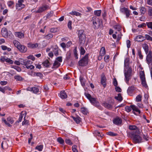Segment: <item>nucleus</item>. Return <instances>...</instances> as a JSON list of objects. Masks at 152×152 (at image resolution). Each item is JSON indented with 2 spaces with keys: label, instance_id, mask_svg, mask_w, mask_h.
Wrapping results in <instances>:
<instances>
[{
  "label": "nucleus",
  "instance_id": "obj_1",
  "mask_svg": "<svg viewBox=\"0 0 152 152\" xmlns=\"http://www.w3.org/2000/svg\"><path fill=\"white\" fill-rule=\"evenodd\" d=\"M86 97L89 99L91 103L94 106L97 107L99 108L101 107L99 106V102L97 101V99L92 97L90 94H85Z\"/></svg>",
  "mask_w": 152,
  "mask_h": 152
},
{
  "label": "nucleus",
  "instance_id": "obj_2",
  "mask_svg": "<svg viewBox=\"0 0 152 152\" xmlns=\"http://www.w3.org/2000/svg\"><path fill=\"white\" fill-rule=\"evenodd\" d=\"M78 36L79 42L80 43L83 44L85 41L86 37L83 30H81L79 31Z\"/></svg>",
  "mask_w": 152,
  "mask_h": 152
},
{
  "label": "nucleus",
  "instance_id": "obj_3",
  "mask_svg": "<svg viewBox=\"0 0 152 152\" xmlns=\"http://www.w3.org/2000/svg\"><path fill=\"white\" fill-rule=\"evenodd\" d=\"M88 55L86 54L81 60L79 61L80 66H84L86 65L88 63Z\"/></svg>",
  "mask_w": 152,
  "mask_h": 152
},
{
  "label": "nucleus",
  "instance_id": "obj_4",
  "mask_svg": "<svg viewBox=\"0 0 152 152\" xmlns=\"http://www.w3.org/2000/svg\"><path fill=\"white\" fill-rule=\"evenodd\" d=\"M141 135V132L140 134H134L133 137V142L135 143H140L142 142V138L140 135Z\"/></svg>",
  "mask_w": 152,
  "mask_h": 152
},
{
  "label": "nucleus",
  "instance_id": "obj_5",
  "mask_svg": "<svg viewBox=\"0 0 152 152\" xmlns=\"http://www.w3.org/2000/svg\"><path fill=\"white\" fill-rule=\"evenodd\" d=\"M93 23L94 28L95 29H96L99 28L102 25V22L101 20H93Z\"/></svg>",
  "mask_w": 152,
  "mask_h": 152
},
{
  "label": "nucleus",
  "instance_id": "obj_6",
  "mask_svg": "<svg viewBox=\"0 0 152 152\" xmlns=\"http://www.w3.org/2000/svg\"><path fill=\"white\" fill-rule=\"evenodd\" d=\"M131 70L129 69L127 71H126L124 72V75L125 78V80L126 83H128L130 79V77L131 76Z\"/></svg>",
  "mask_w": 152,
  "mask_h": 152
},
{
  "label": "nucleus",
  "instance_id": "obj_7",
  "mask_svg": "<svg viewBox=\"0 0 152 152\" xmlns=\"http://www.w3.org/2000/svg\"><path fill=\"white\" fill-rule=\"evenodd\" d=\"M24 2V0H19L18 3L16 4V8L18 10H20L23 8L25 5L23 4Z\"/></svg>",
  "mask_w": 152,
  "mask_h": 152
},
{
  "label": "nucleus",
  "instance_id": "obj_8",
  "mask_svg": "<svg viewBox=\"0 0 152 152\" xmlns=\"http://www.w3.org/2000/svg\"><path fill=\"white\" fill-rule=\"evenodd\" d=\"M146 61L147 63L148 64H152V52L151 51H149L147 55Z\"/></svg>",
  "mask_w": 152,
  "mask_h": 152
},
{
  "label": "nucleus",
  "instance_id": "obj_9",
  "mask_svg": "<svg viewBox=\"0 0 152 152\" xmlns=\"http://www.w3.org/2000/svg\"><path fill=\"white\" fill-rule=\"evenodd\" d=\"M120 11L121 12L124 13L126 14L127 18H128L130 15V11L127 8H120Z\"/></svg>",
  "mask_w": 152,
  "mask_h": 152
},
{
  "label": "nucleus",
  "instance_id": "obj_10",
  "mask_svg": "<svg viewBox=\"0 0 152 152\" xmlns=\"http://www.w3.org/2000/svg\"><path fill=\"white\" fill-rule=\"evenodd\" d=\"M49 7L48 5L45 4L39 7L38 10L36 11L37 13H41L44 12L47 10L49 9Z\"/></svg>",
  "mask_w": 152,
  "mask_h": 152
},
{
  "label": "nucleus",
  "instance_id": "obj_11",
  "mask_svg": "<svg viewBox=\"0 0 152 152\" xmlns=\"http://www.w3.org/2000/svg\"><path fill=\"white\" fill-rule=\"evenodd\" d=\"M113 122L114 124L116 125H121L122 123V120L121 118L117 117L113 119Z\"/></svg>",
  "mask_w": 152,
  "mask_h": 152
},
{
  "label": "nucleus",
  "instance_id": "obj_12",
  "mask_svg": "<svg viewBox=\"0 0 152 152\" xmlns=\"http://www.w3.org/2000/svg\"><path fill=\"white\" fill-rule=\"evenodd\" d=\"M15 36L20 39L23 38L24 37V34L21 31L15 32L14 33Z\"/></svg>",
  "mask_w": 152,
  "mask_h": 152
},
{
  "label": "nucleus",
  "instance_id": "obj_13",
  "mask_svg": "<svg viewBox=\"0 0 152 152\" xmlns=\"http://www.w3.org/2000/svg\"><path fill=\"white\" fill-rule=\"evenodd\" d=\"M129 129L131 130H135L136 134H140V132L139 129L135 125H130L129 127Z\"/></svg>",
  "mask_w": 152,
  "mask_h": 152
},
{
  "label": "nucleus",
  "instance_id": "obj_14",
  "mask_svg": "<svg viewBox=\"0 0 152 152\" xmlns=\"http://www.w3.org/2000/svg\"><path fill=\"white\" fill-rule=\"evenodd\" d=\"M21 52L25 53L27 50V48L24 45L21 44L20 46L17 48Z\"/></svg>",
  "mask_w": 152,
  "mask_h": 152
},
{
  "label": "nucleus",
  "instance_id": "obj_15",
  "mask_svg": "<svg viewBox=\"0 0 152 152\" xmlns=\"http://www.w3.org/2000/svg\"><path fill=\"white\" fill-rule=\"evenodd\" d=\"M1 34L3 37H7L8 36V32L6 28H2Z\"/></svg>",
  "mask_w": 152,
  "mask_h": 152
},
{
  "label": "nucleus",
  "instance_id": "obj_16",
  "mask_svg": "<svg viewBox=\"0 0 152 152\" xmlns=\"http://www.w3.org/2000/svg\"><path fill=\"white\" fill-rule=\"evenodd\" d=\"M135 89V88L134 86H132L129 87L127 90L128 94L130 96H132Z\"/></svg>",
  "mask_w": 152,
  "mask_h": 152
},
{
  "label": "nucleus",
  "instance_id": "obj_17",
  "mask_svg": "<svg viewBox=\"0 0 152 152\" xmlns=\"http://www.w3.org/2000/svg\"><path fill=\"white\" fill-rule=\"evenodd\" d=\"M145 39V37L141 35L137 36L135 38V40L138 42L142 41Z\"/></svg>",
  "mask_w": 152,
  "mask_h": 152
},
{
  "label": "nucleus",
  "instance_id": "obj_18",
  "mask_svg": "<svg viewBox=\"0 0 152 152\" xmlns=\"http://www.w3.org/2000/svg\"><path fill=\"white\" fill-rule=\"evenodd\" d=\"M32 64V62L28 60H23L22 59V65H24L26 66Z\"/></svg>",
  "mask_w": 152,
  "mask_h": 152
},
{
  "label": "nucleus",
  "instance_id": "obj_19",
  "mask_svg": "<svg viewBox=\"0 0 152 152\" xmlns=\"http://www.w3.org/2000/svg\"><path fill=\"white\" fill-rule=\"evenodd\" d=\"M26 114L27 113L25 111H22L20 115V117L18 119L19 122H21L22 121V119L24 116V119H25Z\"/></svg>",
  "mask_w": 152,
  "mask_h": 152
},
{
  "label": "nucleus",
  "instance_id": "obj_20",
  "mask_svg": "<svg viewBox=\"0 0 152 152\" xmlns=\"http://www.w3.org/2000/svg\"><path fill=\"white\" fill-rule=\"evenodd\" d=\"M28 47L29 48H34L38 47L39 44L38 43L33 44L31 42H29L28 44Z\"/></svg>",
  "mask_w": 152,
  "mask_h": 152
},
{
  "label": "nucleus",
  "instance_id": "obj_21",
  "mask_svg": "<svg viewBox=\"0 0 152 152\" xmlns=\"http://www.w3.org/2000/svg\"><path fill=\"white\" fill-rule=\"evenodd\" d=\"M67 95L64 91H61L60 93V97L62 99H65L67 97Z\"/></svg>",
  "mask_w": 152,
  "mask_h": 152
},
{
  "label": "nucleus",
  "instance_id": "obj_22",
  "mask_svg": "<svg viewBox=\"0 0 152 152\" xmlns=\"http://www.w3.org/2000/svg\"><path fill=\"white\" fill-rule=\"evenodd\" d=\"M58 47L56 46H55L53 50V52L55 56H57L58 55Z\"/></svg>",
  "mask_w": 152,
  "mask_h": 152
},
{
  "label": "nucleus",
  "instance_id": "obj_23",
  "mask_svg": "<svg viewBox=\"0 0 152 152\" xmlns=\"http://www.w3.org/2000/svg\"><path fill=\"white\" fill-rule=\"evenodd\" d=\"M72 118L73 119L74 121L77 124H79L81 121V118L77 116L76 117L72 116Z\"/></svg>",
  "mask_w": 152,
  "mask_h": 152
},
{
  "label": "nucleus",
  "instance_id": "obj_24",
  "mask_svg": "<svg viewBox=\"0 0 152 152\" xmlns=\"http://www.w3.org/2000/svg\"><path fill=\"white\" fill-rule=\"evenodd\" d=\"M13 43L14 45L18 48L21 45L20 43L17 40L15 39L13 40Z\"/></svg>",
  "mask_w": 152,
  "mask_h": 152
},
{
  "label": "nucleus",
  "instance_id": "obj_25",
  "mask_svg": "<svg viewBox=\"0 0 152 152\" xmlns=\"http://www.w3.org/2000/svg\"><path fill=\"white\" fill-rule=\"evenodd\" d=\"M132 108L133 111H135L137 112L138 114H140V110L135 105H132Z\"/></svg>",
  "mask_w": 152,
  "mask_h": 152
},
{
  "label": "nucleus",
  "instance_id": "obj_26",
  "mask_svg": "<svg viewBox=\"0 0 152 152\" xmlns=\"http://www.w3.org/2000/svg\"><path fill=\"white\" fill-rule=\"evenodd\" d=\"M60 65V63L57 61H55L52 67V68H58Z\"/></svg>",
  "mask_w": 152,
  "mask_h": 152
},
{
  "label": "nucleus",
  "instance_id": "obj_27",
  "mask_svg": "<svg viewBox=\"0 0 152 152\" xmlns=\"http://www.w3.org/2000/svg\"><path fill=\"white\" fill-rule=\"evenodd\" d=\"M106 78L105 76H103L102 77L101 79V83L104 87H105L106 86Z\"/></svg>",
  "mask_w": 152,
  "mask_h": 152
},
{
  "label": "nucleus",
  "instance_id": "obj_28",
  "mask_svg": "<svg viewBox=\"0 0 152 152\" xmlns=\"http://www.w3.org/2000/svg\"><path fill=\"white\" fill-rule=\"evenodd\" d=\"M140 76L141 80H145V75L144 71H141L140 72Z\"/></svg>",
  "mask_w": 152,
  "mask_h": 152
},
{
  "label": "nucleus",
  "instance_id": "obj_29",
  "mask_svg": "<svg viewBox=\"0 0 152 152\" xmlns=\"http://www.w3.org/2000/svg\"><path fill=\"white\" fill-rule=\"evenodd\" d=\"M142 46L145 53L147 54L148 52V45L146 43H144L142 44Z\"/></svg>",
  "mask_w": 152,
  "mask_h": 152
},
{
  "label": "nucleus",
  "instance_id": "obj_30",
  "mask_svg": "<svg viewBox=\"0 0 152 152\" xmlns=\"http://www.w3.org/2000/svg\"><path fill=\"white\" fill-rule=\"evenodd\" d=\"M42 64L45 66L48 67L50 65V63L48 60H46L43 62Z\"/></svg>",
  "mask_w": 152,
  "mask_h": 152
},
{
  "label": "nucleus",
  "instance_id": "obj_31",
  "mask_svg": "<svg viewBox=\"0 0 152 152\" xmlns=\"http://www.w3.org/2000/svg\"><path fill=\"white\" fill-rule=\"evenodd\" d=\"M105 48L104 47H102L100 51L99 55L102 56H103L105 54Z\"/></svg>",
  "mask_w": 152,
  "mask_h": 152
},
{
  "label": "nucleus",
  "instance_id": "obj_32",
  "mask_svg": "<svg viewBox=\"0 0 152 152\" xmlns=\"http://www.w3.org/2000/svg\"><path fill=\"white\" fill-rule=\"evenodd\" d=\"M53 37V34H52L50 33L45 35L44 37V38L46 39L49 40L52 38Z\"/></svg>",
  "mask_w": 152,
  "mask_h": 152
},
{
  "label": "nucleus",
  "instance_id": "obj_33",
  "mask_svg": "<svg viewBox=\"0 0 152 152\" xmlns=\"http://www.w3.org/2000/svg\"><path fill=\"white\" fill-rule=\"evenodd\" d=\"M69 14L72 15H75L76 16H80L81 15V14L80 13L75 11H72L69 13Z\"/></svg>",
  "mask_w": 152,
  "mask_h": 152
},
{
  "label": "nucleus",
  "instance_id": "obj_34",
  "mask_svg": "<svg viewBox=\"0 0 152 152\" xmlns=\"http://www.w3.org/2000/svg\"><path fill=\"white\" fill-rule=\"evenodd\" d=\"M102 11L101 10H95L94 12V15L97 16H99L101 14Z\"/></svg>",
  "mask_w": 152,
  "mask_h": 152
},
{
  "label": "nucleus",
  "instance_id": "obj_35",
  "mask_svg": "<svg viewBox=\"0 0 152 152\" xmlns=\"http://www.w3.org/2000/svg\"><path fill=\"white\" fill-rule=\"evenodd\" d=\"M129 59L128 58H126L125 59L124 62V67H126L128 66L129 65Z\"/></svg>",
  "mask_w": 152,
  "mask_h": 152
},
{
  "label": "nucleus",
  "instance_id": "obj_36",
  "mask_svg": "<svg viewBox=\"0 0 152 152\" xmlns=\"http://www.w3.org/2000/svg\"><path fill=\"white\" fill-rule=\"evenodd\" d=\"M81 111L84 115H87L88 113L87 109L84 107L81 108Z\"/></svg>",
  "mask_w": 152,
  "mask_h": 152
},
{
  "label": "nucleus",
  "instance_id": "obj_37",
  "mask_svg": "<svg viewBox=\"0 0 152 152\" xmlns=\"http://www.w3.org/2000/svg\"><path fill=\"white\" fill-rule=\"evenodd\" d=\"M1 48L4 50H7L8 51H10L11 50V48H8L5 45H2L1 46Z\"/></svg>",
  "mask_w": 152,
  "mask_h": 152
},
{
  "label": "nucleus",
  "instance_id": "obj_38",
  "mask_svg": "<svg viewBox=\"0 0 152 152\" xmlns=\"http://www.w3.org/2000/svg\"><path fill=\"white\" fill-rule=\"evenodd\" d=\"M115 98L119 101H121L122 100V97L121 96V94H118V96L115 97Z\"/></svg>",
  "mask_w": 152,
  "mask_h": 152
},
{
  "label": "nucleus",
  "instance_id": "obj_39",
  "mask_svg": "<svg viewBox=\"0 0 152 152\" xmlns=\"http://www.w3.org/2000/svg\"><path fill=\"white\" fill-rule=\"evenodd\" d=\"M59 31L58 29L57 28H51L50 30V31L51 33H56L58 32Z\"/></svg>",
  "mask_w": 152,
  "mask_h": 152
},
{
  "label": "nucleus",
  "instance_id": "obj_40",
  "mask_svg": "<svg viewBox=\"0 0 152 152\" xmlns=\"http://www.w3.org/2000/svg\"><path fill=\"white\" fill-rule=\"evenodd\" d=\"M32 91L34 93L36 94L39 92V89L37 87H32Z\"/></svg>",
  "mask_w": 152,
  "mask_h": 152
},
{
  "label": "nucleus",
  "instance_id": "obj_41",
  "mask_svg": "<svg viewBox=\"0 0 152 152\" xmlns=\"http://www.w3.org/2000/svg\"><path fill=\"white\" fill-rule=\"evenodd\" d=\"M142 98V96L141 95H138L135 98L136 101L137 102H140L141 101Z\"/></svg>",
  "mask_w": 152,
  "mask_h": 152
},
{
  "label": "nucleus",
  "instance_id": "obj_42",
  "mask_svg": "<svg viewBox=\"0 0 152 152\" xmlns=\"http://www.w3.org/2000/svg\"><path fill=\"white\" fill-rule=\"evenodd\" d=\"M14 2L12 1H10L8 2V5L10 7L12 8L14 6Z\"/></svg>",
  "mask_w": 152,
  "mask_h": 152
},
{
  "label": "nucleus",
  "instance_id": "obj_43",
  "mask_svg": "<svg viewBox=\"0 0 152 152\" xmlns=\"http://www.w3.org/2000/svg\"><path fill=\"white\" fill-rule=\"evenodd\" d=\"M104 106L105 107L108 109H111L113 107V106L111 104L106 103L104 104Z\"/></svg>",
  "mask_w": 152,
  "mask_h": 152
},
{
  "label": "nucleus",
  "instance_id": "obj_44",
  "mask_svg": "<svg viewBox=\"0 0 152 152\" xmlns=\"http://www.w3.org/2000/svg\"><path fill=\"white\" fill-rule=\"evenodd\" d=\"M57 140L60 144H63L64 143V141L61 137L58 138Z\"/></svg>",
  "mask_w": 152,
  "mask_h": 152
},
{
  "label": "nucleus",
  "instance_id": "obj_45",
  "mask_svg": "<svg viewBox=\"0 0 152 152\" xmlns=\"http://www.w3.org/2000/svg\"><path fill=\"white\" fill-rule=\"evenodd\" d=\"M22 59H19L18 61H15L14 62V64L18 65H20V64H22Z\"/></svg>",
  "mask_w": 152,
  "mask_h": 152
},
{
  "label": "nucleus",
  "instance_id": "obj_46",
  "mask_svg": "<svg viewBox=\"0 0 152 152\" xmlns=\"http://www.w3.org/2000/svg\"><path fill=\"white\" fill-rule=\"evenodd\" d=\"M14 78L17 81H20L22 80V78L20 75H16L14 76Z\"/></svg>",
  "mask_w": 152,
  "mask_h": 152
},
{
  "label": "nucleus",
  "instance_id": "obj_47",
  "mask_svg": "<svg viewBox=\"0 0 152 152\" xmlns=\"http://www.w3.org/2000/svg\"><path fill=\"white\" fill-rule=\"evenodd\" d=\"M34 76H38L40 77H42L43 76V75L40 72H34Z\"/></svg>",
  "mask_w": 152,
  "mask_h": 152
},
{
  "label": "nucleus",
  "instance_id": "obj_48",
  "mask_svg": "<svg viewBox=\"0 0 152 152\" xmlns=\"http://www.w3.org/2000/svg\"><path fill=\"white\" fill-rule=\"evenodd\" d=\"M132 108V105H131L130 106H126L125 107V110L127 112L130 111Z\"/></svg>",
  "mask_w": 152,
  "mask_h": 152
},
{
  "label": "nucleus",
  "instance_id": "obj_49",
  "mask_svg": "<svg viewBox=\"0 0 152 152\" xmlns=\"http://www.w3.org/2000/svg\"><path fill=\"white\" fill-rule=\"evenodd\" d=\"M113 27L114 29L119 31L121 30V26L119 24H117L114 26Z\"/></svg>",
  "mask_w": 152,
  "mask_h": 152
},
{
  "label": "nucleus",
  "instance_id": "obj_50",
  "mask_svg": "<svg viewBox=\"0 0 152 152\" xmlns=\"http://www.w3.org/2000/svg\"><path fill=\"white\" fill-rule=\"evenodd\" d=\"M80 80L82 86H84L85 84V81L83 77L82 76H80Z\"/></svg>",
  "mask_w": 152,
  "mask_h": 152
},
{
  "label": "nucleus",
  "instance_id": "obj_51",
  "mask_svg": "<svg viewBox=\"0 0 152 152\" xmlns=\"http://www.w3.org/2000/svg\"><path fill=\"white\" fill-rule=\"evenodd\" d=\"M142 84V86L146 88L147 87V85L146 84L145 79V80H141Z\"/></svg>",
  "mask_w": 152,
  "mask_h": 152
},
{
  "label": "nucleus",
  "instance_id": "obj_52",
  "mask_svg": "<svg viewBox=\"0 0 152 152\" xmlns=\"http://www.w3.org/2000/svg\"><path fill=\"white\" fill-rule=\"evenodd\" d=\"M107 134L110 136H115L117 135V134L111 132H107Z\"/></svg>",
  "mask_w": 152,
  "mask_h": 152
},
{
  "label": "nucleus",
  "instance_id": "obj_53",
  "mask_svg": "<svg viewBox=\"0 0 152 152\" xmlns=\"http://www.w3.org/2000/svg\"><path fill=\"white\" fill-rule=\"evenodd\" d=\"M43 148V146L42 145H37L36 147V149L38 150L39 151H41Z\"/></svg>",
  "mask_w": 152,
  "mask_h": 152
},
{
  "label": "nucleus",
  "instance_id": "obj_54",
  "mask_svg": "<svg viewBox=\"0 0 152 152\" xmlns=\"http://www.w3.org/2000/svg\"><path fill=\"white\" fill-rule=\"evenodd\" d=\"M80 54L82 55H83L86 52L83 48L82 47H80Z\"/></svg>",
  "mask_w": 152,
  "mask_h": 152
},
{
  "label": "nucleus",
  "instance_id": "obj_55",
  "mask_svg": "<svg viewBox=\"0 0 152 152\" xmlns=\"http://www.w3.org/2000/svg\"><path fill=\"white\" fill-rule=\"evenodd\" d=\"M140 12L141 13V15H143L144 14L145 12V8L142 7L140 9Z\"/></svg>",
  "mask_w": 152,
  "mask_h": 152
},
{
  "label": "nucleus",
  "instance_id": "obj_56",
  "mask_svg": "<svg viewBox=\"0 0 152 152\" xmlns=\"http://www.w3.org/2000/svg\"><path fill=\"white\" fill-rule=\"evenodd\" d=\"M138 56H139V57L140 58L142 59L143 58V56L141 54V51L140 50H138Z\"/></svg>",
  "mask_w": 152,
  "mask_h": 152
},
{
  "label": "nucleus",
  "instance_id": "obj_57",
  "mask_svg": "<svg viewBox=\"0 0 152 152\" xmlns=\"http://www.w3.org/2000/svg\"><path fill=\"white\" fill-rule=\"evenodd\" d=\"M7 121L10 124H12L14 122V121L11 117H9L7 119Z\"/></svg>",
  "mask_w": 152,
  "mask_h": 152
},
{
  "label": "nucleus",
  "instance_id": "obj_58",
  "mask_svg": "<svg viewBox=\"0 0 152 152\" xmlns=\"http://www.w3.org/2000/svg\"><path fill=\"white\" fill-rule=\"evenodd\" d=\"M6 62L12 64H13V61L9 58H7L6 59Z\"/></svg>",
  "mask_w": 152,
  "mask_h": 152
},
{
  "label": "nucleus",
  "instance_id": "obj_59",
  "mask_svg": "<svg viewBox=\"0 0 152 152\" xmlns=\"http://www.w3.org/2000/svg\"><path fill=\"white\" fill-rule=\"evenodd\" d=\"M12 67L15 69H16L17 71H18V72H20L21 71V69L20 68L17 66H13Z\"/></svg>",
  "mask_w": 152,
  "mask_h": 152
},
{
  "label": "nucleus",
  "instance_id": "obj_60",
  "mask_svg": "<svg viewBox=\"0 0 152 152\" xmlns=\"http://www.w3.org/2000/svg\"><path fill=\"white\" fill-rule=\"evenodd\" d=\"M145 38L147 40H150L151 41H152V37H150V36L148 34H145Z\"/></svg>",
  "mask_w": 152,
  "mask_h": 152
},
{
  "label": "nucleus",
  "instance_id": "obj_61",
  "mask_svg": "<svg viewBox=\"0 0 152 152\" xmlns=\"http://www.w3.org/2000/svg\"><path fill=\"white\" fill-rule=\"evenodd\" d=\"M148 15L152 17V7H150L148 10Z\"/></svg>",
  "mask_w": 152,
  "mask_h": 152
},
{
  "label": "nucleus",
  "instance_id": "obj_62",
  "mask_svg": "<svg viewBox=\"0 0 152 152\" xmlns=\"http://www.w3.org/2000/svg\"><path fill=\"white\" fill-rule=\"evenodd\" d=\"M29 121L28 120H26L24 119V121H23L22 123V125H27L28 124Z\"/></svg>",
  "mask_w": 152,
  "mask_h": 152
},
{
  "label": "nucleus",
  "instance_id": "obj_63",
  "mask_svg": "<svg viewBox=\"0 0 152 152\" xmlns=\"http://www.w3.org/2000/svg\"><path fill=\"white\" fill-rule=\"evenodd\" d=\"M146 24L148 28L152 29V22H147Z\"/></svg>",
  "mask_w": 152,
  "mask_h": 152
},
{
  "label": "nucleus",
  "instance_id": "obj_64",
  "mask_svg": "<svg viewBox=\"0 0 152 152\" xmlns=\"http://www.w3.org/2000/svg\"><path fill=\"white\" fill-rule=\"evenodd\" d=\"M77 146L74 145L72 147V150L73 152H78L76 149Z\"/></svg>",
  "mask_w": 152,
  "mask_h": 152
}]
</instances>
